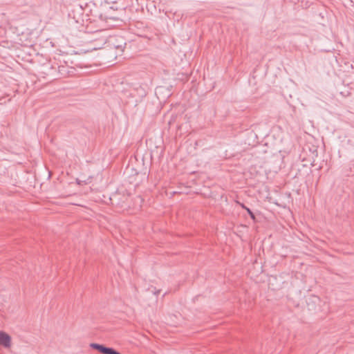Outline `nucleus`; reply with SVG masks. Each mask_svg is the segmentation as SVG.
Listing matches in <instances>:
<instances>
[{
  "label": "nucleus",
  "instance_id": "obj_1",
  "mask_svg": "<svg viewBox=\"0 0 354 354\" xmlns=\"http://www.w3.org/2000/svg\"><path fill=\"white\" fill-rule=\"evenodd\" d=\"M82 15L83 10L81 6H77V3H74L73 10L68 13L69 17L73 18L75 23L82 24L83 22Z\"/></svg>",
  "mask_w": 354,
  "mask_h": 354
},
{
  "label": "nucleus",
  "instance_id": "obj_6",
  "mask_svg": "<svg viewBox=\"0 0 354 354\" xmlns=\"http://www.w3.org/2000/svg\"><path fill=\"white\" fill-rule=\"evenodd\" d=\"M240 205H241V207L243 209H245V210H246V208H248V207H246L243 203H240Z\"/></svg>",
  "mask_w": 354,
  "mask_h": 354
},
{
  "label": "nucleus",
  "instance_id": "obj_4",
  "mask_svg": "<svg viewBox=\"0 0 354 354\" xmlns=\"http://www.w3.org/2000/svg\"><path fill=\"white\" fill-rule=\"evenodd\" d=\"M246 211H247V212L248 213V214L250 215V218H251L253 221H255V219H256L255 215H254V214L251 211V209H250V208H246Z\"/></svg>",
  "mask_w": 354,
  "mask_h": 354
},
{
  "label": "nucleus",
  "instance_id": "obj_5",
  "mask_svg": "<svg viewBox=\"0 0 354 354\" xmlns=\"http://www.w3.org/2000/svg\"><path fill=\"white\" fill-rule=\"evenodd\" d=\"M77 3V6H81V8H82V10H84V6H86V3H84V5L80 3Z\"/></svg>",
  "mask_w": 354,
  "mask_h": 354
},
{
  "label": "nucleus",
  "instance_id": "obj_3",
  "mask_svg": "<svg viewBox=\"0 0 354 354\" xmlns=\"http://www.w3.org/2000/svg\"><path fill=\"white\" fill-rule=\"evenodd\" d=\"M90 346L93 348L97 350L100 353L102 354H110L113 348L106 347L102 344H97V343H91Z\"/></svg>",
  "mask_w": 354,
  "mask_h": 354
},
{
  "label": "nucleus",
  "instance_id": "obj_2",
  "mask_svg": "<svg viewBox=\"0 0 354 354\" xmlns=\"http://www.w3.org/2000/svg\"><path fill=\"white\" fill-rule=\"evenodd\" d=\"M11 344V338L9 335L0 330V345L9 348Z\"/></svg>",
  "mask_w": 354,
  "mask_h": 354
}]
</instances>
